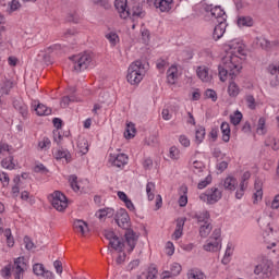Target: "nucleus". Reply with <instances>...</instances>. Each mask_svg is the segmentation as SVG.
<instances>
[{"instance_id":"423d86ee","label":"nucleus","mask_w":279,"mask_h":279,"mask_svg":"<svg viewBox=\"0 0 279 279\" xmlns=\"http://www.w3.org/2000/svg\"><path fill=\"white\" fill-rule=\"evenodd\" d=\"M274 271V262L268 258H263L259 265H256L254 268L255 276H260L263 279L271 278V274Z\"/></svg>"},{"instance_id":"e2e57ef3","label":"nucleus","mask_w":279,"mask_h":279,"mask_svg":"<svg viewBox=\"0 0 279 279\" xmlns=\"http://www.w3.org/2000/svg\"><path fill=\"white\" fill-rule=\"evenodd\" d=\"M216 169L217 171H219V173H223V171H226V169H228V161H220L216 165Z\"/></svg>"},{"instance_id":"f8f14e48","label":"nucleus","mask_w":279,"mask_h":279,"mask_svg":"<svg viewBox=\"0 0 279 279\" xmlns=\"http://www.w3.org/2000/svg\"><path fill=\"white\" fill-rule=\"evenodd\" d=\"M114 7L118 10L121 19H129L130 5H128V0H116Z\"/></svg>"},{"instance_id":"a878e982","label":"nucleus","mask_w":279,"mask_h":279,"mask_svg":"<svg viewBox=\"0 0 279 279\" xmlns=\"http://www.w3.org/2000/svg\"><path fill=\"white\" fill-rule=\"evenodd\" d=\"M1 167L3 169H9V171H12L13 169H15L16 163L14 162V157L9 156V157L2 159Z\"/></svg>"},{"instance_id":"bb28decb","label":"nucleus","mask_w":279,"mask_h":279,"mask_svg":"<svg viewBox=\"0 0 279 279\" xmlns=\"http://www.w3.org/2000/svg\"><path fill=\"white\" fill-rule=\"evenodd\" d=\"M109 245L116 252H123V247H125V244L123 243L121 238H119L118 235H116V239L112 242H109Z\"/></svg>"},{"instance_id":"37998d69","label":"nucleus","mask_w":279,"mask_h":279,"mask_svg":"<svg viewBox=\"0 0 279 279\" xmlns=\"http://www.w3.org/2000/svg\"><path fill=\"white\" fill-rule=\"evenodd\" d=\"M245 101H246V106H247V108H250V110H256V98H254V96L246 95Z\"/></svg>"},{"instance_id":"13d9d810","label":"nucleus","mask_w":279,"mask_h":279,"mask_svg":"<svg viewBox=\"0 0 279 279\" xmlns=\"http://www.w3.org/2000/svg\"><path fill=\"white\" fill-rule=\"evenodd\" d=\"M179 143L183 146V147H191V140H189L186 137V135H180L179 136Z\"/></svg>"},{"instance_id":"aec40b11","label":"nucleus","mask_w":279,"mask_h":279,"mask_svg":"<svg viewBox=\"0 0 279 279\" xmlns=\"http://www.w3.org/2000/svg\"><path fill=\"white\" fill-rule=\"evenodd\" d=\"M73 228L84 236L88 232V223L84 220H74Z\"/></svg>"},{"instance_id":"09e8293b","label":"nucleus","mask_w":279,"mask_h":279,"mask_svg":"<svg viewBox=\"0 0 279 279\" xmlns=\"http://www.w3.org/2000/svg\"><path fill=\"white\" fill-rule=\"evenodd\" d=\"M4 151H8V154L12 156V154H14V148L5 143H0V154H3Z\"/></svg>"},{"instance_id":"4c0bfd02","label":"nucleus","mask_w":279,"mask_h":279,"mask_svg":"<svg viewBox=\"0 0 279 279\" xmlns=\"http://www.w3.org/2000/svg\"><path fill=\"white\" fill-rule=\"evenodd\" d=\"M107 40H109L111 47H117V43H119V35L114 32H110L106 35Z\"/></svg>"},{"instance_id":"7ed1b4c3","label":"nucleus","mask_w":279,"mask_h":279,"mask_svg":"<svg viewBox=\"0 0 279 279\" xmlns=\"http://www.w3.org/2000/svg\"><path fill=\"white\" fill-rule=\"evenodd\" d=\"M145 73L146 70L143 61L137 60L131 63L126 75L128 83L132 85L141 84V82H143V77H145Z\"/></svg>"},{"instance_id":"1a4fd4ad","label":"nucleus","mask_w":279,"mask_h":279,"mask_svg":"<svg viewBox=\"0 0 279 279\" xmlns=\"http://www.w3.org/2000/svg\"><path fill=\"white\" fill-rule=\"evenodd\" d=\"M210 12V15L217 20V23H227L228 21V15L226 14V11L221 9V7L216 5L214 8L208 7L207 12Z\"/></svg>"},{"instance_id":"393cba45","label":"nucleus","mask_w":279,"mask_h":279,"mask_svg":"<svg viewBox=\"0 0 279 279\" xmlns=\"http://www.w3.org/2000/svg\"><path fill=\"white\" fill-rule=\"evenodd\" d=\"M56 160H62L64 158L66 162H71V153L64 149H58L53 153Z\"/></svg>"},{"instance_id":"dca6fc26","label":"nucleus","mask_w":279,"mask_h":279,"mask_svg":"<svg viewBox=\"0 0 279 279\" xmlns=\"http://www.w3.org/2000/svg\"><path fill=\"white\" fill-rule=\"evenodd\" d=\"M172 4L173 0H155L154 2L155 8L160 12H169Z\"/></svg>"},{"instance_id":"5701e85b","label":"nucleus","mask_w":279,"mask_h":279,"mask_svg":"<svg viewBox=\"0 0 279 279\" xmlns=\"http://www.w3.org/2000/svg\"><path fill=\"white\" fill-rule=\"evenodd\" d=\"M167 80L168 84H175V80H178V66L172 65L168 69Z\"/></svg>"},{"instance_id":"412c9836","label":"nucleus","mask_w":279,"mask_h":279,"mask_svg":"<svg viewBox=\"0 0 279 279\" xmlns=\"http://www.w3.org/2000/svg\"><path fill=\"white\" fill-rule=\"evenodd\" d=\"M238 184L239 182L234 177H227L222 183L225 191H235Z\"/></svg>"},{"instance_id":"0eeeda50","label":"nucleus","mask_w":279,"mask_h":279,"mask_svg":"<svg viewBox=\"0 0 279 279\" xmlns=\"http://www.w3.org/2000/svg\"><path fill=\"white\" fill-rule=\"evenodd\" d=\"M221 197H223V193L219 191L218 187L207 189L204 193L199 195V199L202 202H206V204L209 205L217 204V202H219Z\"/></svg>"},{"instance_id":"6e6552de","label":"nucleus","mask_w":279,"mask_h":279,"mask_svg":"<svg viewBox=\"0 0 279 279\" xmlns=\"http://www.w3.org/2000/svg\"><path fill=\"white\" fill-rule=\"evenodd\" d=\"M226 47H229V51H230V54L229 56H236L240 60V64H241V56L243 58H245V49H243V45L240 44L239 41H229V44L226 45Z\"/></svg>"},{"instance_id":"9b49d317","label":"nucleus","mask_w":279,"mask_h":279,"mask_svg":"<svg viewBox=\"0 0 279 279\" xmlns=\"http://www.w3.org/2000/svg\"><path fill=\"white\" fill-rule=\"evenodd\" d=\"M25 267H27V264L25 263V257H17L14 260L13 271L15 279H21V276L25 274Z\"/></svg>"},{"instance_id":"052dcab7","label":"nucleus","mask_w":279,"mask_h":279,"mask_svg":"<svg viewBox=\"0 0 279 279\" xmlns=\"http://www.w3.org/2000/svg\"><path fill=\"white\" fill-rule=\"evenodd\" d=\"M49 145H51V141L49 140V137H44L43 141H40L38 143V147L40 149H47V147H49Z\"/></svg>"},{"instance_id":"4be33fe9","label":"nucleus","mask_w":279,"mask_h":279,"mask_svg":"<svg viewBox=\"0 0 279 279\" xmlns=\"http://www.w3.org/2000/svg\"><path fill=\"white\" fill-rule=\"evenodd\" d=\"M260 199H263V181L255 180L254 204Z\"/></svg>"},{"instance_id":"c756f323","label":"nucleus","mask_w":279,"mask_h":279,"mask_svg":"<svg viewBox=\"0 0 279 279\" xmlns=\"http://www.w3.org/2000/svg\"><path fill=\"white\" fill-rule=\"evenodd\" d=\"M13 107L15 108V110H19L20 114H22V117H27V105H25V102H21L19 100L13 101Z\"/></svg>"},{"instance_id":"8fccbe9b","label":"nucleus","mask_w":279,"mask_h":279,"mask_svg":"<svg viewBox=\"0 0 279 279\" xmlns=\"http://www.w3.org/2000/svg\"><path fill=\"white\" fill-rule=\"evenodd\" d=\"M245 189H247V185H245L244 182L240 183V189L235 192L236 199H241L245 193Z\"/></svg>"},{"instance_id":"72a5a7b5","label":"nucleus","mask_w":279,"mask_h":279,"mask_svg":"<svg viewBox=\"0 0 279 279\" xmlns=\"http://www.w3.org/2000/svg\"><path fill=\"white\" fill-rule=\"evenodd\" d=\"M155 192H156V183L148 182L146 185V193L149 202H153L155 197V194H154Z\"/></svg>"},{"instance_id":"4468645a","label":"nucleus","mask_w":279,"mask_h":279,"mask_svg":"<svg viewBox=\"0 0 279 279\" xmlns=\"http://www.w3.org/2000/svg\"><path fill=\"white\" fill-rule=\"evenodd\" d=\"M226 27H228V22H218V25L215 26L213 32L214 40H220V38H223V34H226Z\"/></svg>"},{"instance_id":"c03bdc74","label":"nucleus","mask_w":279,"mask_h":279,"mask_svg":"<svg viewBox=\"0 0 279 279\" xmlns=\"http://www.w3.org/2000/svg\"><path fill=\"white\" fill-rule=\"evenodd\" d=\"M126 133L125 138H134L136 136V128H134V123H129L126 125Z\"/></svg>"},{"instance_id":"bf43d9fd","label":"nucleus","mask_w":279,"mask_h":279,"mask_svg":"<svg viewBox=\"0 0 279 279\" xmlns=\"http://www.w3.org/2000/svg\"><path fill=\"white\" fill-rule=\"evenodd\" d=\"M34 171L35 173H49V169L43 163L35 166Z\"/></svg>"},{"instance_id":"de8ad7c7","label":"nucleus","mask_w":279,"mask_h":279,"mask_svg":"<svg viewBox=\"0 0 279 279\" xmlns=\"http://www.w3.org/2000/svg\"><path fill=\"white\" fill-rule=\"evenodd\" d=\"M0 182H2V186L10 185V175L7 172L0 171Z\"/></svg>"},{"instance_id":"c85d7f7f","label":"nucleus","mask_w":279,"mask_h":279,"mask_svg":"<svg viewBox=\"0 0 279 279\" xmlns=\"http://www.w3.org/2000/svg\"><path fill=\"white\" fill-rule=\"evenodd\" d=\"M35 112H37L38 117H49V114H51V108L43 104H38L35 108Z\"/></svg>"},{"instance_id":"864d4df0","label":"nucleus","mask_w":279,"mask_h":279,"mask_svg":"<svg viewBox=\"0 0 279 279\" xmlns=\"http://www.w3.org/2000/svg\"><path fill=\"white\" fill-rule=\"evenodd\" d=\"M210 182H213V177L208 175L206 179H204L203 181H201L197 185V189L202 190V189H206V186H208V184H210Z\"/></svg>"},{"instance_id":"473e14b6","label":"nucleus","mask_w":279,"mask_h":279,"mask_svg":"<svg viewBox=\"0 0 279 279\" xmlns=\"http://www.w3.org/2000/svg\"><path fill=\"white\" fill-rule=\"evenodd\" d=\"M239 27H252L254 25V21L250 16H242L238 20Z\"/></svg>"},{"instance_id":"ea45409f","label":"nucleus","mask_w":279,"mask_h":279,"mask_svg":"<svg viewBox=\"0 0 279 279\" xmlns=\"http://www.w3.org/2000/svg\"><path fill=\"white\" fill-rule=\"evenodd\" d=\"M77 147L83 156L88 154V141L81 138L77 143Z\"/></svg>"},{"instance_id":"2f4dec72","label":"nucleus","mask_w":279,"mask_h":279,"mask_svg":"<svg viewBox=\"0 0 279 279\" xmlns=\"http://www.w3.org/2000/svg\"><path fill=\"white\" fill-rule=\"evenodd\" d=\"M220 242L217 240L209 241L207 244L204 245L205 252H217L219 250Z\"/></svg>"},{"instance_id":"ddd939ff","label":"nucleus","mask_w":279,"mask_h":279,"mask_svg":"<svg viewBox=\"0 0 279 279\" xmlns=\"http://www.w3.org/2000/svg\"><path fill=\"white\" fill-rule=\"evenodd\" d=\"M271 75L270 86H278L279 84V64H270L267 69Z\"/></svg>"},{"instance_id":"5fc2aeb1","label":"nucleus","mask_w":279,"mask_h":279,"mask_svg":"<svg viewBox=\"0 0 279 279\" xmlns=\"http://www.w3.org/2000/svg\"><path fill=\"white\" fill-rule=\"evenodd\" d=\"M213 156L217 160H223L226 158V154H223L220 148H215L213 151Z\"/></svg>"},{"instance_id":"4d7b16f0","label":"nucleus","mask_w":279,"mask_h":279,"mask_svg":"<svg viewBox=\"0 0 279 279\" xmlns=\"http://www.w3.org/2000/svg\"><path fill=\"white\" fill-rule=\"evenodd\" d=\"M24 243H25V247L26 250H34V247H36V245H34V242L32 241L31 236L25 235L24 236Z\"/></svg>"},{"instance_id":"f704fd0d","label":"nucleus","mask_w":279,"mask_h":279,"mask_svg":"<svg viewBox=\"0 0 279 279\" xmlns=\"http://www.w3.org/2000/svg\"><path fill=\"white\" fill-rule=\"evenodd\" d=\"M196 143L199 145L206 138V129L204 126H199L195 132Z\"/></svg>"},{"instance_id":"7c9ffc66","label":"nucleus","mask_w":279,"mask_h":279,"mask_svg":"<svg viewBox=\"0 0 279 279\" xmlns=\"http://www.w3.org/2000/svg\"><path fill=\"white\" fill-rule=\"evenodd\" d=\"M211 231H213V225L210 222H207L205 225H201L199 235L203 239H206V236H208V234H210Z\"/></svg>"},{"instance_id":"6ab92c4d","label":"nucleus","mask_w":279,"mask_h":279,"mask_svg":"<svg viewBox=\"0 0 279 279\" xmlns=\"http://www.w3.org/2000/svg\"><path fill=\"white\" fill-rule=\"evenodd\" d=\"M192 218L196 219L197 223H210V213H208L207 210L194 214Z\"/></svg>"},{"instance_id":"e433bc0d","label":"nucleus","mask_w":279,"mask_h":279,"mask_svg":"<svg viewBox=\"0 0 279 279\" xmlns=\"http://www.w3.org/2000/svg\"><path fill=\"white\" fill-rule=\"evenodd\" d=\"M265 123H266L265 118H259L256 132H257V134H260L262 136L267 134V126H265Z\"/></svg>"},{"instance_id":"a18cd8bd","label":"nucleus","mask_w":279,"mask_h":279,"mask_svg":"<svg viewBox=\"0 0 279 279\" xmlns=\"http://www.w3.org/2000/svg\"><path fill=\"white\" fill-rule=\"evenodd\" d=\"M169 154L172 160H180V149H178V147H170Z\"/></svg>"},{"instance_id":"69168bd1","label":"nucleus","mask_w":279,"mask_h":279,"mask_svg":"<svg viewBox=\"0 0 279 279\" xmlns=\"http://www.w3.org/2000/svg\"><path fill=\"white\" fill-rule=\"evenodd\" d=\"M11 12H16V10L21 9V2L19 0H12L10 3Z\"/></svg>"},{"instance_id":"603ef678","label":"nucleus","mask_w":279,"mask_h":279,"mask_svg":"<svg viewBox=\"0 0 279 279\" xmlns=\"http://www.w3.org/2000/svg\"><path fill=\"white\" fill-rule=\"evenodd\" d=\"M1 276L2 278L10 279V276H12V267L9 265L2 268Z\"/></svg>"},{"instance_id":"3c124183","label":"nucleus","mask_w":279,"mask_h":279,"mask_svg":"<svg viewBox=\"0 0 279 279\" xmlns=\"http://www.w3.org/2000/svg\"><path fill=\"white\" fill-rule=\"evenodd\" d=\"M158 278V269L156 267H149L146 279H156Z\"/></svg>"},{"instance_id":"49530a36","label":"nucleus","mask_w":279,"mask_h":279,"mask_svg":"<svg viewBox=\"0 0 279 279\" xmlns=\"http://www.w3.org/2000/svg\"><path fill=\"white\" fill-rule=\"evenodd\" d=\"M33 272L35 276H43L45 274V266L43 264H35L33 266Z\"/></svg>"},{"instance_id":"a211bd4d","label":"nucleus","mask_w":279,"mask_h":279,"mask_svg":"<svg viewBox=\"0 0 279 279\" xmlns=\"http://www.w3.org/2000/svg\"><path fill=\"white\" fill-rule=\"evenodd\" d=\"M184 223H186V218H179L177 220V227L172 234L174 241L182 238V232L184 231Z\"/></svg>"},{"instance_id":"f03ea898","label":"nucleus","mask_w":279,"mask_h":279,"mask_svg":"<svg viewBox=\"0 0 279 279\" xmlns=\"http://www.w3.org/2000/svg\"><path fill=\"white\" fill-rule=\"evenodd\" d=\"M241 69H243V65H241V59L238 56H227L223 59V66L218 68L220 82H226L228 75L231 80H234L236 74L241 73Z\"/></svg>"},{"instance_id":"58836bf2","label":"nucleus","mask_w":279,"mask_h":279,"mask_svg":"<svg viewBox=\"0 0 279 279\" xmlns=\"http://www.w3.org/2000/svg\"><path fill=\"white\" fill-rule=\"evenodd\" d=\"M243 120V113L241 111H235L234 114L230 116V121L232 125H239L241 121Z\"/></svg>"},{"instance_id":"774afa93","label":"nucleus","mask_w":279,"mask_h":279,"mask_svg":"<svg viewBox=\"0 0 279 279\" xmlns=\"http://www.w3.org/2000/svg\"><path fill=\"white\" fill-rule=\"evenodd\" d=\"M189 279H204V275L196 271H192L189 274Z\"/></svg>"},{"instance_id":"f3484780","label":"nucleus","mask_w":279,"mask_h":279,"mask_svg":"<svg viewBox=\"0 0 279 279\" xmlns=\"http://www.w3.org/2000/svg\"><path fill=\"white\" fill-rule=\"evenodd\" d=\"M130 16H133L137 19H143L145 16V11H143V7H141V3L134 2L132 7H130Z\"/></svg>"},{"instance_id":"f257e3e1","label":"nucleus","mask_w":279,"mask_h":279,"mask_svg":"<svg viewBox=\"0 0 279 279\" xmlns=\"http://www.w3.org/2000/svg\"><path fill=\"white\" fill-rule=\"evenodd\" d=\"M114 221L117 226H119V228L125 230L124 236L128 245L126 252L131 254V252H134L136 243H138V235H136V232H134V230L130 229V214H128V210L121 208L116 213Z\"/></svg>"},{"instance_id":"338daca9","label":"nucleus","mask_w":279,"mask_h":279,"mask_svg":"<svg viewBox=\"0 0 279 279\" xmlns=\"http://www.w3.org/2000/svg\"><path fill=\"white\" fill-rule=\"evenodd\" d=\"M259 46L262 47V49H265V50L271 49V41H269V40H267L265 38H262L259 40Z\"/></svg>"},{"instance_id":"9d476101","label":"nucleus","mask_w":279,"mask_h":279,"mask_svg":"<svg viewBox=\"0 0 279 279\" xmlns=\"http://www.w3.org/2000/svg\"><path fill=\"white\" fill-rule=\"evenodd\" d=\"M109 162L118 169H123L124 165H128V155L125 154H110Z\"/></svg>"},{"instance_id":"2eb2a0df","label":"nucleus","mask_w":279,"mask_h":279,"mask_svg":"<svg viewBox=\"0 0 279 279\" xmlns=\"http://www.w3.org/2000/svg\"><path fill=\"white\" fill-rule=\"evenodd\" d=\"M196 73L202 82H213V74H210V69L206 66H198Z\"/></svg>"},{"instance_id":"6e6d98bb","label":"nucleus","mask_w":279,"mask_h":279,"mask_svg":"<svg viewBox=\"0 0 279 279\" xmlns=\"http://www.w3.org/2000/svg\"><path fill=\"white\" fill-rule=\"evenodd\" d=\"M205 97H207V99H211V101H217V92L214 89H207L205 92Z\"/></svg>"},{"instance_id":"cd10ccee","label":"nucleus","mask_w":279,"mask_h":279,"mask_svg":"<svg viewBox=\"0 0 279 279\" xmlns=\"http://www.w3.org/2000/svg\"><path fill=\"white\" fill-rule=\"evenodd\" d=\"M239 93H241V88L234 81H231L228 86L229 97H239Z\"/></svg>"},{"instance_id":"a19ab883","label":"nucleus","mask_w":279,"mask_h":279,"mask_svg":"<svg viewBox=\"0 0 279 279\" xmlns=\"http://www.w3.org/2000/svg\"><path fill=\"white\" fill-rule=\"evenodd\" d=\"M4 236L8 247H14V236H12V230L10 228L4 230Z\"/></svg>"},{"instance_id":"b1692460","label":"nucleus","mask_w":279,"mask_h":279,"mask_svg":"<svg viewBox=\"0 0 279 279\" xmlns=\"http://www.w3.org/2000/svg\"><path fill=\"white\" fill-rule=\"evenodd\" d=\"M220 130L223 143H230V124L228 122H222L220 125Z\"/></svg>"},{"instance_id":"680f3d73","label":"nucleus","mask_w":279,"mask_h":279,"mask_svg":"<svg viewBox=\"0 0 279 279\" xmlns=\"http://www.w3.org/2000/svg\"><path fill=\"white\" fill-rule=\"evenodd\" d=\"M104 236L107 239V241L112 242L116 238H117V234L113 233V231H110V230H105L104 231Z\"/></svg>"},{"instance_id":"0e129e2a","label":"nucleus","mask_w":279,"mask_h":279,"mask_svg":"<svg viewBox=\"0 0 279 279\" xmlns=\"http://www.w3.org/2000/svg\"><path fill=\"white\" fill-rule=\"evenodd\" d=\"M70 101H75V97H70V96H64L62 99H61V108H66V106H69V102Z\"/></svg>"},{"instance_id":"c9c22d12","label":"nucleus","mask_w":279,"mask_h":279,"mask_svg":"<svg viewBox=\"0 0 279 279\" xmlns=\"http://www.w3.org/2000/svg\"><path fill=\"white\" fill-rule=\"evenodd\" d=\"M69 183H70L72 191H74L75 193H77L80 191V182L77 181V175L71 174L69 177Z\"/></svg>"},{"instance_id":"39448f33","label":"nucleus","mask_w":279,"mask_h":279,"mask_svg":"<svg viewBox=\"0 0 279 279\" xmlns=\"http://www.w3.org/2000/svg\"><path fill=\"white\" fill-rule=\"evenodd\" d=\"M50 202L52 207L59 213H63V210H66L69 206V199L66 198V195L60 191H54L50 195Z\"/></svg>"},{"instance_id":"20e7f679","label":"nucleus","mask_w":279,"mask_h":279,"mask_svg":"<svg viewBox=\"0 0 279 279\" xmlns=\"http://www.w3.org/2000/svg\"><path fill=\"white\" fill-rule=\"evenodd\" d=\"M70 60L72 61L73 70L76 73H81V71H86V69L90 66V62H93V54L90 52H83L70 57Z\"/></svg>"},{"instance_id":"79ce46f5","label":"nucleus","mask_w":279,"mask_h":279,"mask_svg":"<svg viewBox=\"0 0 279 279\" xmlns=\"http://www.w3.org/2000/svg\"><path fill=\"white\" fill-rule=\"evenodd\" d=\"M182 191L184 194L181 195L179 198V206L181 208H184V206H186L189 204V196H186L189 189L184 186V187H182Z\"/></svg>"}]
</instances>
